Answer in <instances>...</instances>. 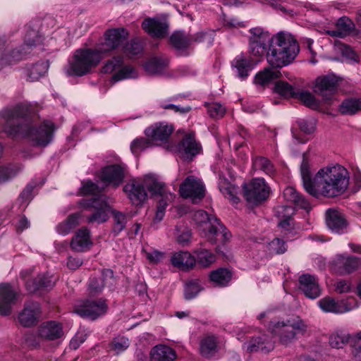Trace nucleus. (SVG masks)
Wrapping results in <instances>:
<instances>
[{
    "label": "nucleus",
    "mask_w": 361,
    "mask_h": 361,
    "mask_svg": "<svg viewBox=\"0 0 361 361\" xmlns=\"http://www.w3.org/2000/svg\"><path fill=\"white\" fill-rule=\"evenodd\" d=\"M298 124L300 130L306 134H311L314 130V123L312 121L300 120L298 121Z\"/></svg>",
    "instance_id": "obj_62"
},
{
    "label": "nucleus",
    "mask_w": 361,
    "mask_h": 361,
    "mask_svg": "<svg viewBox=\"0 0 361 361\" xmlns=\"http://www.w3.org/2000/svg\"><path fill=\"white\" fill-rule=\"evenodd\" d=\"M25 45L27 49H30L31 47L35 46L41 41L40 37L36 30H32L25 37Z\"/></svg>",
    "instance_id": "obj_58"
},
{
    "label": "nucleus",
    "mask_w": 361,
    "mask_h": 361,
    "mask_svg": "<svg viewBox=\"0 0 361 361\" xmlns=\"http://www.w3.org/2000/svg\"><path fill=\"white\" fill-rule=\"evenodd\" d=\"M19 295L9 283L0 284V314L9 315Z\"/></svg>",
    "instance_id": "obj_19"
},
{
    "label": "nucleus",
    "mask_w": 361,
    "mask_h": 361,
    "mask_svg": "<svg viewBox=\"0 0 361 361\" xmlns=\"http://www.w3.org/2000/svg\"><path fill=\"white\" fill-rule=\"evenodd\" d=\"M249 53L257 59L267 55L271 37L267 31L257 27L250 30Z\"/></svg>",
    "instance_id": "obj_7"
},
{
    "label": "nucleus",
    "mask_w": 361,
    "mask_h": 361,
    "mask_svg": "<svg viewBox=\"0 0 361 361\" xmlns=\"http://www.w3.org/2000/svg\"><path fill=\"white\" fill-rule=\"evenodd\" d=\"M173 131V128L171 125L160 122L154 123L146 128L145 134L154 145H158V142H166Z\"/></svg>",
    "instance_id": "obj_17"
},
{
    "label": "nucleus",
    "mask_w": 361,
    "mask_h": 361,
    "mask_svg": "<svg viewBox=\"0 0 361 361\" xmlns=\"http://www.w3.org/2000/svg\"><path fill=\"white\" fill-rule=\"evenodd\" d=\"M270 192V188L263 178H255L244 185V196L247 202L253 204L265 200Z\"/></svg>",
    "instance_id": "obj_11"
},
{
    "label": "nucleus",
    "mask_w": 361,
    "mask_h": 361,
    "mask_svg": "<svg viewBox=\"0 0 361 361\" xmlns=\"http://www.w3.org/2000/svg\"><path fill=\"white\" fill-rule=\"evenodd\" d=\"M361 111V98H349L343 100L339 106L342 114L353 115Z\"/></svg>",
    "instance_id": "obj_37"
},
{
    "label": "nucleus",
    "mask_w": 361,
    "mask_h": 361,
    "mask_svg": "<svg viewBox=\"0 0 361 361\" xmlns=\"http://www.w3.org/2000/svg\"><path fill=\"white\" fill-rule=\"evenodd\" d=\"M174 267L185 270L192 268L195 264V257L188 252H178L173 255L171 259Z\"/></svg>",
    "instance_id": "obj_33"
},
{
    "label": "nucleus",
    "mask_w": 361,
    "mask_h": 361,
    "mask_svg": "<svg viewBox=\"0 0 361 361\" xmlns=\"http://www.w3.org/2000/svg\"><path fill=\"white\" fill-rule=\"evenodd\" d=\"M105 285L106 283L102 278L91 279L89 283V290L92 294H97L102 290Z\"/></svg>",
    "instance_id": "obj_61"
},
{
    "label": "nucleus",
    "mask_w": 361,
    "mask_h": 361,
    "mask_svg": "<svg viewBox=\"0 0 361 361\" xmlns=\"http://www.w3.org/2000/svg\"><path fill=\"white\" fill-rule=\"evenodd\" d=\"M102 56L97 49H80L75 51L66 70L68 75L82 76L98 66Z\"/></svg>",
    "instance_id": "obj_5"
},
{
    "label": "nucleus",
    "mask_w": 361,
    "mask_h": 361,
    "mask_svg": "<svg viewBox=\"0 0 361 361\" xmlns=\"http://www.w3.org/2000/svg\"><path fill=\"white\" fill-rule=\"evenodd\" d=\"M253 166L256 169L261 170L269 176H273L275 173L274 166L265 157L256 158L253 161Z\"/></svg>",
    "instance_id": "obj_45"
},
{
    "label": "nucleus",
    "mask_w": 361,
    "mask_h": 361,
    "mask_svg": "<svg viewBox=\"0 0 361 361\" xmlns=\"http://www.w3.org/2000/svg\"><path fill=\"white\" fill-rule=\"evenodd\" d=\"M123 190L132 203L136 206L142 204L147 197L144 185L136 180H132L127 183L124 186Z\"/></svg>",
    "instance_id": "obj_27"
},
{
    "label": "nucleus",
    "mask_w": 361,
    "mask_h": 361,
    "mask_svg": "<svg viewBox=\"0 0 361 361\" xmlns=\"http://www.w3.org/2000/svg\"><path fill=\"white\" fill-rule=\"evenodd\" d=\"M30 114V106L21 104L14 109H4L1 112L3 130L9 136L22 135L27 137L34 146L45 147L51 140L54 125L51 121H45L38 127H33L27 121L20 122Z\"/></svg>",
    "instance_id": "obj_2"
},
{
    "label": "nucleus",
    "mask_w": 361,
    "mask_h": 361,
    "mask_svg": "<svg viewBox=\"0 0 361 361\" xmlns=\"http://www.w3.org/2000/svg\"><path fill=\"white\" fill-rule=\"evenodd\" d=\"M349 340V335L345 333H334L329 337V344L332 348H341Z\"/></svg>",
    "instance_id": "obj_50"
},
{
    "label": "nucleus",
    "mask_w": 361,
    "mask_h": 361,
    "mask_svg": "<svg viewBox=\"0 0 361 361\" xmlns=\"http://www.w3.org/2000/svg\"><path fill=\"white\" fill-rule=\"evenodd\" d=\"M144 185L152 196L159 195L161 197H166L168 200L174 197V195L171 192L166 191L165 184L163 182L159 181L152 176L145 177Z\"/></svg>",
    "instance_id": "obj_30"
},
{
    "label": "nucleus",
    "mask_w": 361,
    "mask_h": 361,
    "mask_svg": "<svg viewBox=\"0 0 361 361\" xmlns=\"http://www.w3.org/2000/svg\"><path fill=\"white\" fill-rule=\"evenodd\" d=\"M216 339L213 336L204 337L200 343V353L204 357L213 355L216 350Z\"/></svg>",
    "instance_id": "obj_44"
},
{
    "label": "nucleus",
    "mask_w": 361,
    "mask_h": 361,
    "mask_svg": "<svg viewBox=\"0 0 361 361\" xmlns=\"http://www.w3.org/2000/svg\"><path fill=\"white\" fill-rule=\"evenodd\" d=\"M40 314L41 308L38 302H27L24 305L23 310L18 314V322L22 326L30 327L38 322Z\"/></svg>",
    "instance_id": "obj_22"
},
{
    "label": "nucleus",
    "mask_w": 361,
    "mask_h": 361,
    "mask_svg": "<svg viewBox=\"0 0 361 361\" xmlns=\"http://www.w3.org/2000/svg\"><path fill=\"white\" fill-rule=\"evenodd\" d=\"M176 357L175 351L164 345H156L150 352L151 361H173Z\"/></svg>",
    "instance_id": "obj_32"
},
{
    "label": "nucleus",
    "mask_w": 361,
    "mask_h": 361,
    "mask_svg": "<svg viewBox=\"0 0 361 361\" xmlns=\"http://www.w3.org/2000/svg\"><path fill=\"white\" fill-rule=\"evenodd\" d=\"M360 266V258L351 255H338L332 260L331 269L338 275H345L356 271Z\"/></svg>",
    "instance_id": "obj_12"
},
{
    "label": "nucleus",
    "mask_w": 361,
    "mask_h": 361,
    "mask_svg": "<svg viewBox=\"0 0 361 361\" xmlns=\"http://www.w3.org/2000/svg\"><path fill=\"white\" fill-rule=\"evenodd\" d=\"M300 289L305 295L310 299H315L321 294V289L317 279L310 274H303L299 278Z\"/></svg>",
    "instance_id": "obj_26"
},
{
    "label": "nucleus",
    "mask_w": 361,
    "mask_h": 361,
    "mask_svg": "<svg viewBox=\"0 0 361 361\" xmlns=\"http://www.w3.org/2000/svg\"><path fill=\"white\" fill-rule=\"evenodd\" d=\"M326 222L328 228L336 233H343L347 227L343 215L336 209H329L326 211Z\"/></svg>",
    "instance_id": "obj_28"
},
{
    "label": "nucleus",
    "mask_w": 361,
    "mask_h": 361,
    "mask_svg": "<svg viewBox=\"0 0 361 361\" xmlns=\"http://www.w3.org/2000/svg\"><path fill=\"white\" fill-rule=\"evenodd\" d=\"M299 51V44L293 35L279 32L271 37L267 60L271 66L282 68L292 63Z\"/></svg>",
    "instance_id": "obj_3"
},
{
    "label": "nucleus",
    "mask_w": 361,
    "mask_h": 361,
    "mask_svg": "<svg viewBox=\"0 0 361 361\" xmlns=\"http://www.w3.org/2000/svg\"><path fill=\"white\" fill-rule=\"evenodd\" d=\"M107 310V305L103 300H88L77 307L75 312L83 318L92 320L104 314Z\"/></svg>",
    "instance_id": "obj_13"
},
{
    "label": "nucleus",
    "mask_w": 361,
    "mask_h": 361,
    "mask_svg": "<svg viewBox=\"0 0 361 361\" xmlns=\"http://www.w3.org/2000/svg\"><path fill=\"white\" fill-rule=\"evenodd\" d=\"M293 98L299 99L309 107L317 105L314 97L309 91L300 90L298 88Z\"/></svg>",
    "instance_id": "obj_49"
},
{
    "label": "nucleus",
    "mask_w": 361,
    "mask_h": 361,
    "mask_svg": "<svg viewBox=\"0 0 361 361\" xmlns=\"http://www.w3.org/2000/svg\"><path fill=\"white\" fill-rule=\"evenodd\" d=\"M128 35L124 28L109 29L104 33V41L98 44L97 49L101 55L109 52L123 44Z\"/></svg>",
    "instance_id": "obj_10"
},
{
    "label": "nucleus",
    "mask_w": 361,
    "mask_h": 361,
    "mask_svg": "<svg viewBox=\"0 0 361 361\" xmlns=\"http://www.w3.org/2000/svg\"><path fill=\"white\" fill-rule=\"evenodd\" d=\"M142 50V45L140 42L131 40L124 47V51L130 55H137Z\"/></svg>",
    "instance_id": "obj_60"
},
{
    "label": "nucleus",
    "mask_w": 361,
    "mask_h": 361,
    "mask_svg": "<svg viewBox=\"0 0 361 361\" xmlns=\"http://www.w3.org/2000/svg\"><path fill=\"white\" fill-rule=\"evenodd\" d=\"M171 44L178 50L187 49L192 42V39L182 32H175L170 37Z\"/></svg>",
    "instance_id": "obj_42"
},
{
    "label": "nucleus",
    "mask_w": 361,
    "mask_h": 361,
    "mask_svg": "<svg viewBox=\"0 0 361 361\" xmlns=\"http://www.w3.org/2000/svg\"><path fill=\"white\" fill-rule=\"evenodd\" d=\"M152 145V142L148 139L136 138L132 142L130 149L133 154H137L145 149L151 147Z\"/></svg>",
    "instance_id": "obj_55"
},
{
    "label": "nucleus",
    "mask_w": 361,
    "mask_h": 361,
    "mask_svg": "<svg viewBox=\"0 0 361 361\" xmlns=\"http://www.w3.org/2000/svg\"><path fill=\"white\" fill-rule=\"evenodd\" d=\"M207 111L210 116L219 118L224 115L226 109L219 103H212L207 106Z\"/></svg>",
    "instance_id": "obj_56"
},
{
    "label": "nucleus",
    "mask_w": 361,
    "mask_h": 361,
    "mask_svg": "<svg viewBox=\"0 0 361 361\" xmlns=\"http://www.w3.org/2000/svg\"><path fill=\"white\" fill-rule=\"evenodd\" d=\"M84 207L90 212V214L85 216L88 224H100L108 220L111 207L107 202L106 196L98 195L87 200L84 202Z\"/></svg>",
    "instance_id": "obj_6"
},
{
    "label": "nucleus",
    "mask_w": 361,
    "mask_h": 361,
    "mask_svg": "<svg viewBox=\"0 0 361 361\" xmlns=\"http://www.w3.org/2000/svg\"><path fill=\"white\" fill-rule=\"evenodd\" d=\"M142 29L152 37L164 38L168 35L169 25L166 20L147 18L142 23Z\"/></svg>",
    "instance_id": "obj_24"
},
{
    "label": "nucleus",
    "mask_w": 361,
    "mask_h": 361,
    "mask_svg": "<svg viewBox=\"0 0 361 361\" xmlns=\"http://www.w3.org/2000/svg\"><path fill=\"white\" fill-rule=\"evenodd\" d=\"M102 72L104 73L115 72L112 76V80L114 82L137 76L135 69L132 66H124L122 56L113 57L106 61L102 68Z\"/></svg>",
    "instance_id": "obj_9"
},
{
    "label": "nucleus",
    "mask_w": 361,
    "mask_h": 361,
    "mask_svg": "<svg viewBox=\"0 0 361 361\" xmlns=\"http://www.w3.org/2000/svg\"><path fill=\"white\" fill-rule=\"evenodd\" d=\"M338 87V79L334 75L319 77L316 80L314 91L324 100H331Z\"/></svg>",
    "instance_id": "obj_18"
},
{
    "label": "nucleus",
    "mask_w": 361,
    "mask_h": 361,
    "mask_svg": "<svg viewBox=\"0 0 361 361\" xmlns=\"http://www.w3.org/2000/svg\"><path fill=\"white\" fill-rule=\"evenodd\" d=\"M48 70V64L46 62H38L35 63L30 70L29 78L30 80L39 79L44 75Z\"/></svg>",
    "instance_id": "obj_53"
},
{
    "label": "nucleus",
    "mask_w": 361,
    "mask_h": 361,
    "mask_svg": "<svg viewBox=\"0 0 361 361\" xmlns=\"http://www.w3.org/2000/svg\"><path fill=\"white\" fill-rule=\"evenodd\" d=\"M63 335L62 324L55 321L42 323L37 330L39 338L44 341H55L62 338Z\"/></svg>",
    "instance_id": "obj_23"
},
{
    "label": "nucleus",
    "mask_w": 361,
    "mask_h": 361,
    "mask_svg": "<svg viewBox=\"0 0 361 361\" xmlns=\"http://www.w3.org/2000/svg\"><path fill=\"white\" fill-rule=\"evenodd\" d=\"M300 175L305 190L315 197H335L343 194L350 183L348 170L340 164L321 168L312 178L310 159L307 153L302 154Z\"/></svg>",
    "instance_id": "obj_1"
},
{
    "label": "nucleus",
    "mask_w": 361,
    "mask_h": 361,
    "mask_svg": "<svg viewBox=\"0 0 361 361\" xmlns=\"http://www.w3.org/2000/svg\"><path fill=\"white\" fill-rule=\"evenodd\" d=\"M124 176L123 167L118 164H113L102 169L100 178L105 186L117 188L123 183Z\"/></svg>",
    "instance_id": "obj_21"
},
{
    "label": "nucleus",
    "mask_w": 361,
    "mask_h": 361,
    "mask_svg": "<svg viewBox=\"0 0 361 361\" xmlns=\"http://www.w3.org/2000/svg\"><path fill=\"white\" fill-rule=\"evenodd\" d=\"M32 269H28L20 272V276L25 280L26 289L34 293L42 288H51L54 286L52 277L47 274H39L34 279H28L32 275Z\"/></svg>",
    "instance_id": "obj_20"
},
{
    "label": "nucleus",
    "mask_w": 361,
    "mask_h": 361,
    "mask_svg": "<svg viewBox=\"0 0 361 361\" xmlns=\"http://www.w3.org/2000/svg\"><path fill=\"white\" fill-rule=\"evenodd\" d=\"M79 218L80 215L78 214L70 215L66 220L56 226L57 233L62 235L68 234L72 229L79 224Z\"/></svg>",
    "instance_id": "obj_40"
},
{
    "label": "nucleus",
    "mask_w": 361,
    "mask_h": 361,
    "mask_svg": "<svg viewBox=\"0 0 361 361\" xmlns=\"http://www.w3.org/2000/svg\"><path fill=\"white\" fill-rule=\"evenodd\" d=\"M271 68H265L262 71L258 72L254 78V83L262 87L268 86L274 80L278 79L281 76V72Z\"/></svg>",
    "instance_id": "obj_31"
},
{
    "label": "nucleus",
    "mask_w": 361,
    "mask_h": 361,
    "mask_svg": "<svg viewBox=\"0 0 361 361\" xmlns=\"http://www.w3.org/2000/svg\"><path fill=\"white\" fill-rule=\"evenodd\" d=\"M232 277V274L226 269L221 268L210 273L209 278L212 282L218 286H226Z\"/></svg>",
    "instance_id": "obj_38"
},
{
    "label": "nucleus",
    "mask_w": 361,
    "mask_h": 361,
    "mask_svg": "<svg viewBox=\"0 0 361 361\" xmlns=\"http://www.w3.org/2000/svg\"><path fill=\"white\" fill-rule=\"evenodd\" d=\"M269 331L278 337L283 345H288L304 335L307 331V324L299 317H292L283 320H271L267 325Z\"/></svg>",
    "instance_id": "obj_4"
},
{
    "label": "nucleus",
    "mask_w": 361,
    "mask_h": 361,
    "mask_svg": "<svg viewBox=\"0 0 361 361\" xmlns=\"http://www.w3.org/2000/svg\"><path fill=\"white\" fill-rule=\"evenodd\" d=\"M298 87L287 82L279 80L275 83L274 91L285 98H293Z\"/></svg>",
    "instance_id": "obj_43"
},
{
    "label": "nucleus",
    "mask_w": 361,
    "mask_h": 361,
    "mask_svg": "<svg viewBox=\"0 0 361 361\" xmlns=\"http://www.w3.org/2000/svg\"><path fill=\"white\" fill-rule=\"evenodd\" d=\"M201 149L202 147L196 141L194 133L185 135L176 146V151L180 157L185 161H191L200 153Z\"/></svg>",
    "instance_id": "obj_14"
},
{
    "label": "nucleus",
    "mask_w": 361,
    "mask_h": 361,
    "mask_svg": "<svg viewBox=\"0 0 361 361\" xmlns=\"http://www.w3.org/2000/svg\"><path fill=\"white\" fill-rule=\"evenodd\" d=\"M247 351L250 353L262 352L269 353L274 348V342L269 335H262L252 338L245 344Z\"/></svg>",
    "instance_id": "obj_25"
},
{
    "label": "nucleus",
    "mask_w": 361,
    "mask_h": 361,
    "mask_svg": "<svg viewBox=\"0 0 361 361\" xmlns=\"http://www.w3.org/2000/svg\"><path fill=\"white\" fill-rule=\"evenodd\" d=\"M130 345L128 338L125 336H118L114 338L110 344V350L118 354L126 350Z\"/></svg>",
    "instance_id": "obj_47"
},
{
    "label": "nucleus",
    "mask_w": 361,
    "mask_h": 361,
    "mask_svg": "<svg viewBox=\"0 0 361 361\" xmlns=\"http://www.w3.org/2000/svg\"><path fill=\"white\" fill-rule=\"evenodd\" d=\"M319 307L326 312L342 314L350 310V308L344 307L343 305L336 302L331 298H324L319 300Z\"/></svg>",
    "instance_id": "obj_36"
},
{
    "label": "nucleus",
    "mask_w": 361,
    "mask_h": 361,
    "mask_svg": "<svg viewBox=\"0 0 361 361\" xmlns=\"http://www.w3.org/2000/svg\"><path fill=\"white\" fill-rule=\"evenodd\" d=\"M293 214L294 209L291 206L280 205L275 208V214L279 219L291 217Z\"/></svg>",
    "instance_id": "obj_57"
},
{
    "label": "nucleus",
    "mask_w": 361,
    "mask_h": 361,
    "mask_svg": "<svg viewBox=\"0 0 361 361\" xmlns=\"http://www.w3.org/2000/svg\"><path fill=\"white\" fill-rule=\"evenodd\" d=\"M168 66L166 59L154 57L145 64V69L149 74H159Z\"/></svg>",
    "instance_id": "obj_39"
},
{
    "label": "nucleus",
    "mask_w": 361,
    "mask_h": 361,
    "mask_svg": "<svg viewBox=\"0 0 361 361\" xmlns=\"http://www.w3.org/2000/svg\"><path fill=\"white\" fill-rule=\"evenodd\" d=\"M147 259L152 264L159 263L163 258V254L157 250H154L146 254Z\"/></svg>",
    "instance_id": "obj_64"
},
{
    "label": "nucleus",
    "mask_w": 361,
    "mask_h": 361,
    "mask_svg": "<svg viewBox=\"0 0 361 361\" xmlns=\"http://www.w3.org/2000/svg\"><path fill=\"white\" fill-rule=\"evenodd\" d=\"M27 51L23 53L20 49H13L7 43L5 36L0 37V66L4 67L17 63L22 60Z\"/></svg>",
    "instance_id": "obj_16"
},
{
    "label": "nucleus",
    "mask_w": 361,
    "mask_h": 361,
    "mask_svg": "<svg viewBox=\"0 0 361 361\" xmlns=\"http://www.w3.org/2000/svg\"><path fill=\"white\" fill-rule=\"evenodd\" d=\"M92 244L90 231L86 228H82L77 231L73 237L71 247L77 252H85L90 249Z\"/></svg>",
    "instance_id": "obj_29"
},
{
    "label": "nucleus",
    "mask_w": 361,
    "mask_h": 361,
    "mask_svg": "<svg viewBox=\"0 0 361 361\" xmlns=\"http://www.w3.org/2000/svg\"><path fill=\"white\" fill-rule=\"evenodd\" d=\"M179 194L185 199H190L192 203H198L205 195V187L197 177L188 176L180 185Z\"/></svg>",
    "instance_id": "obj_8"
},
{
    "label": "nucleus",
    "mask_w": 361,
    "mask_h": 361,
    "mask_svg": "<svg viewBox=\"0 0 361 361\" xmlns=\"http://www.w3.org/2000/svg\"><path fill=\"white\" fill-rule=\"evenodd\" d=\"M80 190L83 195H97L101 192L99 188L91 180L84 182Z\"/></svg>",
    "instance_id": "obj_59"
},
{
    "label": "nucleus",
    "mask_w": 361,
    "mask_h": 361,
    "mask_svg": "<svg viewBox=\"0 0 361 361\" xmlns=\"http://www.w3.org/2000/svg\"><path fill=\"white\" fill-rule=\"evenodd\" d=\"M215 259L214 254L207 250H201L197 252V261L202 267H209Z\"/></svg>",
    "instance_id": "obj_52"
},
{
    "label": "nucleus",
    "mask_w": 361,
    "mask_h": 361,
    "mask_svg": "<svg viewBox=\"0 0 361 361\" xmlns=\"http://www.w3.org/2000/svg\"><path fill=\"white\" fill-rule=\"evenodd\" d=\"M268 249L272 254L281 255L287 250V245L284 240L274 238L268 245Z\"/></svg>",
    "instance_id": "obj_54"
},
{
    "label": "nucleus",
    "mask_w": 361,
    "mask_h": 361,
    "mask_svg": "<svg viewBox=\"0 0 361 361\" xmlns=\"http://www.w3.org/2000/svg\"><path fill=\"white\" fill-rule=\"evenodd\" d=\"M259 60L247 59L243 56H239L233 61V66L237 69L239 77L244 78L248 75L250 71H251L254 66L257 63Z\"/></svg>",
    "instance_id": "obj_34"
},
{
    "label": "nucleus",
    "mask_w": 361,
    "mask_h": 361,
    "mask_svg": "<svg viewBox=\"0 0 361 361\" xmlns=\"http://www.w3.org/2000/svg\"><path fill=\"white\" fill-rule=\"evenodd\" d=\"M335 289L338 293H348L350 286L347 281L340 280L335 283Z\"/></svg>",
    "instance_id": "obj_63"
},
{
    "label": "nucleus",
    "mask_w": 361,
    "mask_h": 361,
    "mask_svg": "<svg viewBox=\"0 0 361 361\" xmlns=\"http://www.w3.org/2000/svg\"><path fill=\"white\" fill-rule=\"evenodd\" d=\"M110 212L112 213L114 222V232L116 233V234H118L120 232H121L126 226V215L123 213H122L121 212L116 211V210L111 209Z\"/></svg>",
    "instance_id": "obj_51"
},
{
    "label": "nucleus",
    "mask_w": 361,
    "mask_h": 361,
    "mask_svg": "<svg viewBox=\"0 0 361 361\" xmlns=\"http://www.w3.org/2000/svg\"><path fill=\"white\" fill-rule=\"evenodd\" d=\"M283 196L287 201L293 202L302 209L308 210L310 208L309 202L293 187L286 188L283 190Z\"/></svg>",
    "instance_id": "obj_35"
},
{
    "label": "nucleus",
    "mask_w": 361,
    "mask_h": 361,
    "mask_svg": "<svg viewBox=\"0 0 361 361\" xmlns=\"http://www.w3.org/2000/svg\"><path fill=\"white\" fill-rule=\"evenodd\" d=\"M202 288L199 280L190 281L185 286V298L187 300H191L196 297L201 290Z\"/></svg>",
    "instance_id": "obj_48"
},
{
    "label": "nucleus",
    "mask_w": 361,
    "mask_h": 361,
    "mask_svg": "<svg viewBox=\"0 0 361 361\" xmlns=\"http://www.w3.org/2000/svg\"><path fill=\"white\" fill-rule=\"evenodd\" d=\"M221 192L233 204H238L240 201L237 197V188L228 183L226 179L221 180L219 183Z\"/></svg>",
    "instance_id": "obj_41"
},
{
    "label": "nucleus",
    "mask_w": 361,
    "mask_h": 361,
    "mask_svg": "<svg viewBox=\"0 0 361 361\" xmlns=\"http://www.w3.org/2000/svg\"><path fill=\"white\" fill-rule=\"evenodd\" d=\"M20 171V168L16 166H0V184L14 178Z\"/></svg>",
    "instance_id": "obj_46"
},
{
    "label": "nucleus",
    "mask_w": 361,
    "mask_h": 361,
    "mask_svg": "<svg viewBox=\"0 0 361 361\" xmlns=\"http://www.w3.org/2000/svg\"><path fill=\"white\" fill-rule=\"evenodd\" d=\"M193 221L199 226H206L208 228V233L212 235H217L219 233H223L224 226L215 216L209 215L204 210H197L192 214Z\"/></svg>",
    "instance_id": "obj_15"
}]
</instances>
